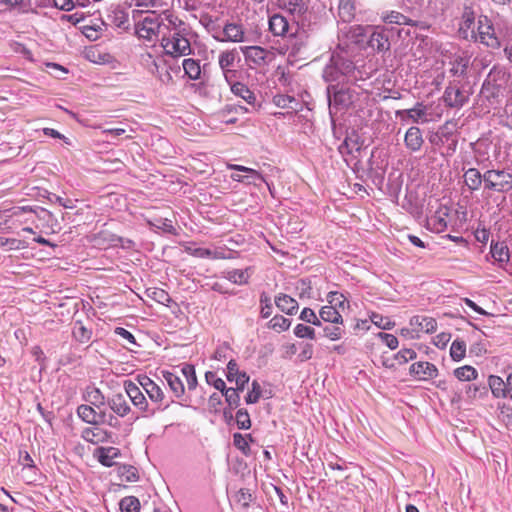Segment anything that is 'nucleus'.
Returning a JSON list of instances; mask_svg holds the SVG:
<instances>
[{"label":"nucleus","mask_w":512,"mask_h":512,"mask_svg":"<svg viewBox=\"0 0 512 512\" xmlns=\"http://www.w3.org/2000/svg\"><path fill=\"white\" fill-rule=\"evenodd\" d=\"M167 26L162 32L161 46L165 53L172 57L191 54V45L184 31V23L173 14H166Z\"/></svg>","instance_id":"obj_1"},{"label":"nucleus","mask_w":512,"mask_h":512,"mask_svg":"<svg viewBox=\"0 0 512 512\" xmlns=\"http://www.w3.org/2000/svg\"><path fill=\"white\" fill-rule=\"evenodd\" d=\"M167 24L164 23L161 16L152 12L148 13L135 25V31L139 38L148 42H155L159 35L162 36Z\"/></svg>","instance_id":"obj_2"},{"label":"nucleus","mask_w":512,"mask_h":512,"mask_svg":"<svg viewBox=\"0 0 512 512\" xmlns=\"http://www.w3.org/2000/svg\"><path fill=\"white\" fill-rule=\"evenodd\" d=\"M506 80L505 70L500 67H493L482 85L481 95L492 104L496 103Z\"/></svg>","instance_id":"obj_3"},{"label":"nucleus","mask_w":512,"mask_h":512,"mask_svg":"<svg viewBox=\"0 0 512 512\" xmlns=\"http://www.w3.org/2000/svg\"><path fill=\"white\" fill-rule=\"evenodd\" d=\"M485 188L497 192H508L512 189V173L507 170H488L483 174Z\"/></svg>","instance_id":"obj_4"},{"label":"nucleus","mask_w":512,"mask_h":512,"mask_svg":"<svg viewBox=\"0 0 512 512\" xmlns=\"http://www.w3.org/2000/svg\"><path fill=\"white\" fill-rule=\"evenodd\" d=\"M477 38L479 41L493 49L501 47V31H496L491 21L486 17H480L477 26Z\"/></svg>","instance_id":"obj_5"},{"label":"nucleus","mask_w":512,"mask_h":512,"mask_svg":"<svg viewBox=\"0 0 512 512\" xmlns=\"http://www.w3.org/2000/svg\"><path fill=\"white\" fill-rule=\"evenodd\" d=\"M240 50L246 62L257 67L265 66L273 59V53L260 46H243Z\"/></svg>","instance_id":"obj_6"},{"label":"nucleus","mask_w":512,"mask_h":512,"mask_svg":"<svg viewBox=\"0 0 512 512\" xmlns=\"http://www.w3.org/2000/svg\"><path fill=\"white\" fill-rule=\"evenodd\" d=\"M240 61L237 50L230 49L222 51L218 56V65L223 73L225 80L231 83L235 78L236 70L234 69L235 64Z\"/></svg>","instance_id":"obj_7"},{"label":"nucleus","mask_w":512,"mask_h":512,"mask_svg":"<svg viewBox=\"0 0 512 512\" xmlns=\"http://www.w3.org/2000/svg\"><path fill=\"white\" fill-rule=\"evenodd\" d=\"M221 34L222 36L213 34V38L220 42L242 43L247 41L245 29L239 23L227 22L223 26Z\"/></svg>","instance_id":"obj_8"},{"label":"nucleus","mask_w":512,"mask_h":512,"mask_svg":"<svg viewBox=\"0 0 512 512\" xmlns=\"http://www.w3.org/2000/svg\"><path fill=\"white\" fill-rule=\"evenodd\" d=\"M329 95V107L332 113L333 109L347 108L352 103V95L348 90H336L334 85L327 89Z\"/></svg>","instance_id":"obj_9"},{"label":"nucleus","mask_w":512,"mask_h":512,"mask_svg":"<svg viewBox=\"0 0 512 512\" xmlns=\"http://www.w3.org/2000/svg\"><path fill=\"white\" fill-rule=\"evenodd\" d=\"M409 370L411 375H413L416 379L422 381L433 379L438 375L437 367L434 364L427 361L413 363L410 366Z\"/></svg>","instance_id":"obj_10"},{"label":"nucleus","mask_w":512,"mask_h":512,"mask_svg":"<svg viewBox=\"0 0 512 512\" xmlns=\"http://www.w3.org/2000/svg\"><path fill=\"white\" fill-rule=\"evenodd\" d=\"M126 395L129 397L133 405L141 411L148 410V402L140 388L132 381L124 382Z\"/></svg>","instance_id":"obj_11"},{"label":"nucleus","mask_w":512,"mask_h":512,"mask_svg":"<svg viewBox=\"0 0 512 512\" xmlns=\"http://www.w3.org/2000/svg\"><path fill=\"white\" fill-rule=\"evenodd\" d=\"M410 326L414 328L415 333L419 335L420 332L434 333L437 330V321L433 317L416 315L410 319Z\"/></svg>","instance_id":"obj_12"},{"label":"nucleus","mask_w":512,"mask_h":512,"mask_svg":"<svg viewBox=\"0 0 512 512\" xmlns=\"http://www.w3.org/2000/svg\"><path fill=\"white\" fill-rule=\"evenodd\" d=\"M398 117L402 120H410L413 123L427 122V108L422 103H417L415 107L406 110H399L396 112Z\"/></svg>","instance_id":"obj_13"},{"label":"nucleus","mask_w":512,"mask_h":512,"mask_svg":"<svg viewBox=\"0 0 512 512\" xmlns=\"http://www.w3.org/2000/svg\"><path fill=\"white\" fill-rule=\"evenodd\" d=\"M77 415L86 423L92 425L100 424V421H105V412H97L92 405L82 404L77 408Z\"/></svg>","instance_id":"obj_14"},{"label":"nucleus","mask_w":512,"mask_h":512,"mask_svg":"<svg viewBox=\"0 0 512 512\" xmlns=\"http://www.w3.org/2000/svg\"><path fill=\"white\" fill-rule=\"evenodd\" d=\"M444 100L450 107H461L467 101V95L459 87H447L444 92Z\"/></svg>","instance_id":"obj_15"},{"label":"nucleus","mask_w":512,"mask_h":512,"mask_svg":"<svg viewBox=\"0 0 512 512\" xmlns=\"http://www.w3.org/2000/svg\"><path fill=\"white\" fill-rule=\"evenodd\" d=\"M108 405L110 409L117 414L119 417H125L131 411V408L126 400V397L122 393L114 394L108 399Z\"/></svg>","instance_id":"obj_16"},{"label":"nucleus","mask_w":512,"mask_h":512,"mask_svg":"<svg viewBox=\"0 0 512 512\" xmlns=\"http://www.w3.org/2000/svg\"><path fill=\"white\" fill-rule=\"evenodd\" d=\"M404 142L409 150L413 152L420 150L424 142L421 130L415 126L410 127L406 131Z\"/></svg>","instance_id":"obj_17"},{"label":"nucleus","mask_w":512,"mask_h":512,"mask_svg":"<svg viewBox=\"0 0 512 512\" xmlns=\"http://www.w3.org/2000/svg\"><path fill=\"white\" fill-rule=\"evenodd\" d=\"M140 384L152 402L160 404L163 401L164 392L153 380L144 377L140 381Z\"/></svg>","instance_id":"obj_18"},{"label":"nucleus","mask_w":512,"mask_h":512,"mask_svg":"<svg viewBox=\"0 0 512 512\" xmlns=\"http://www.w3.org/2000/svg\"><path fill=\"white\" fill-rule=\"evenodd\" d=\"M269 30L274 36H285L289 30L288 20L280 14H274L269 18Z\"/></svg>","instance_id":"obj_19"},{"label":"nucleus","mask_w":512,"mask_h":512,"mask_svg":"<svg viewBox=\"0 0 512 512\" xmlns=\"http://www.w3.org/2000/svg\"><path fill=\"white\" fill-rule=\"evenodd\" d=\"M162 375L165 381L167 382L168 386L170 387L171 391L173 392V394L176 397L183 396L185 388L182 379L175 373L169 371H163Z\"/></svg>","instance_id":"obj_20"},{"label":"nucleus","mask_w":512,"mask_h":512,"mask_svg":"<svg viewBox=\"0 0 512 512\" xmlns=\"http://www.w3.org/2000/svg\"><path fill=\"white\" fill-rule=\"evenodd\" d=\"M276 306L284 313L293 315L298 309L297 301L286 294H280L275 298Z\"/></svg>","instance_id":"obj_21"},{"label":"nucleus","mask_w":512,"mask_h":512,"mask_svg":"<svg viewBox=\"0 0 512 512\" xmlns=\"http://www.w3.org/2000/svg\"><path fill=\"white\" fill-rule=\"evenodd\" d=\"M368 44L379 52L387 51L390 48V42L384 31H374L369 38Z\"/></svg>","instance_id":"obj_22"},{"label":"nucleus","mask_w":512,"mask_h":512,"mask_svg":"<svg viewBox=\"0 0 512 512\" xmlns=\"http://www.w3.org/2000/svg\"><path fill=\"white\" fill-rule=\"evenodd\" d=\"M120 455L119 449L115 447L99 448L97 450L98 461L106 466L111 467L114 465V459Z\"/></svg>","instance_id":"obj_23"},{"label":"nucleus","mask_w":512,"mask_h":512,"mask_svg":"<svg viewBox=\"0 0 512 512\" xmlns=\"http://www.w3.org/2000/svg\"><path fill=\"white\" fill-rule=\"evenodd\" d=\"M83 397L85 401L89 402L90 405L96 408H100L101 406L105 405V396L100 391V389L94 386L87 387Z\"/></svg>","instance_id":"obj_24"},{"label":"nucleus","mask_w":512,"mask_h":512,"mask_svg":"<svg viewBox=\"0 0 512 512\" xmlns=\"http://www.w3.org/2000/svg\"><path fill=\"white\" fill-rule=\"evenodd\" d=\"M228 168L246 173L245 181L248 184L258 185L257 181L265 182V179L263 178V176L255 169L248 168V167H245L242 165H236V164H229Z\"/></svg>","instance_id":"obj_25"},{"label":"nucleus","mask_w":512,"mask_h":512,"mask_svg":"<svg viewBox=\"0 0 512 512\" xmlns=\"http://www.w3.org/2000/svg\"><path fill=\"white\" fill-rule=\"evenodd\" d=\"M278 5L293 15H302L307 10L303 0H278Z\"/></svg>","instance_id":"obj_26"},{"label":"nucleus","mask_w":512,"mask_h":512,"mask_svg":"<svg viewBox=\"0 0 512 512\" xmlns=\"http://www.w3.org/2000/svg\"><path fill=\"white\" fill-rule=\"evenodd\" d=\"M231 91L235 96L242 98L248 104H254L256 101L255 94L243 83H240V82L232 83Z\"/></svg>","instance_id":"obj_27"},{"label":"nucleus","mask_w":512,"mask_h":512,"mask_svg":"<svg viewBox=\"0 0 512 512\" xmlns=\"http://www.w3.org/2000/svg\"><path fill=\"white\" fill-rule=\"evenodd\" d=\"M82 437L91 443L104 442L108 438V433L98 426L92 428H85L82 432Z\"/></svg>","instance_id":"obj_28"},{"label":"nucleus","mask_w":512,"mask_h":512,"mask_svg":"<svg viewBox=\"0 0 512 512\" xmlns=\"http://www.w3.org/2000/svg\"><path fill=\"white\" fill-rule=\"evenodd\" d=\"M320 318L323 321L331 322L334 324H342L343 319L340 311L335 306L326 305L320 309Z\"/></svg>","instance_id":"obj_29"},{"label":"nucleus","mask_w":512,"mask_h":512,"mask_svg":"<svg viewBox=\"0 0 512 512\" xmlns=\"http://www.w3.org/2000/svg\"><path fill=\"white\" fill-rule=\"evenodd\" d=\"M331 64H333L339 73L343 76L349 75L355 69L353 62L340 55H333L331 58Z\"/></svg>","instance_id":"obj_30"},{"label":"nucleus","mask_w":512,"mask_h":512,"mask_svg":"<svg viewBox=\"0 0 512 512\" xmlns=\"http://www.w3.org/2000/svg\"><path fill=\"white\" fill-rule=\"evenodd\" d=\"M464 181L470 190H478L482 184L483 176L477 169L470 168L464 174Z\"/></svg>","instance_id":"obj_31"},{"label":"nucleus","mask_w":512,"mask_h":512,"mask_svg":"<svg viewBox=\"0 0 512 512\" xmlns=\"http://www.w3.org/2000/svg\"><path fill=\"white\" fill-rule=\"evenodd\" d=\"M448 208L443 207L440 208L436 213L430 218V223L433 225L434 229L438 232H441L447 228L448 221Z\"/></svg>","instance_id":"obj_32"},{"label":"nucleus","mask_w":512,"mask_h":512,"mask_svg":"<svg viewBox=\"0 0 512 512\" xmlns=\"http://www.w3.org/2000/svg\"><path fill=\"white\" fill-rule=\"evenodd\" d=\"M475 24V14L474 12L466 7L463 11L459 31L464 35V37H468V31L473 28Z\"/></svg>","instance_id":"obj_33"},{"label":"nucleus","mask_w":512,"mask_h":512,"mask_svg":"<svg viewBox=\"0 0 512 512\" xmlns=\"http://www.w3.org/2000/svg\"><path fill=\"white\" fill-rule=\"evenodd\" d=\"M183 69L185 74L191 79V80H197L200 78L201 75V67L198 61L187 58L183 60Z\"/></svg>","instance_id":"obj_34"},{"label":"nucleus","mask_w":512,"mask_h":512,"mask_svg":"<svg viewBox=\"0 0 512 512\" xmlns=\"http://www.w3.org/2000/svg\"><path fill=\"white\" fill-rule=\"evenodd\" d=\"M226 278L234 284H247L250 278L249 269H235L232 271H228Z\"/></svg>","instance_id":"obj_35"},{"label":"nucleus","mask_w":512,"mask_h":512,"mask_svg":"<svg viewBox=\"0 0 512 512\" xmlns=\"http://www.w3.org/2000/svg\"><path fill=\"white\" fill-rule=\"evenodd\" d=\"M307 39H308V37L305 32L298 33L291 38L290 48H291V54L293 56L299 55L302 48L306 47Z\"/></svg>","instance_id":"obj_36"},{"label":"nucleus","mask_w":512,"mask_h":512,"mask_svg":"<svg viewBox=\"0 0 512 512\" xmlns=\"http://www.w3.org/2000/svg\"><path fill=\"white\" fill-rule=\"evenodd\" d=\"M466 355V343L462 339H455L450 347V356L454 361L462 360Z\"/></svg>","instance_id":"obj_37"},{"label":"nucleus","mask_w":512,"mask_h":512,"mask_svg":"<svg viewBox=\"0 0 512 512\" xmlns=\"http://www.w3.org/2000/svg\"><path fill=\"white\" fill-rule=\"evenodd\" d=\"M454 375L460 381H471L476 379L478 373L474 367L465 365L455 369Z\"/></svg>","instance_id":"obj_38"},{"label":"nucleus","mask_w":512,"mask_h":512,"mask_svg":"<svg viewBox=\"0 0 512 512\" xmlns=\"http://www.w3.org/2000/svg\"><path fill=\"white\" fill-rule=\"evenodd\" d=\"M330 306H335L339 311H344L349 306V302L345 296L339 292H330L327 296Z\"/></svg>","instance_id":"obj_39"},{"label":"nucleus","mask_w":512,"mask_h":512,"mask_svg":"<svg viewBox=\"0 0 512 512\" xmlns=\"http://www.w3.org/2000/svg\"><path fill=\"white\" fill-rule=\"evenodd\" d=\"M489 386L494 396L505 397V382L501 377L491 375L489 377Z\"/></svg>","instance_id":"obj_40"},{"label":"nucleus","mask_w":512,"mask_h":512,"mask_svg":"<svg viewBox=\"0 0 512 512\" xmlns=\"http://www.w3.org/2000/svg\"><path fill=\"white\" fill-rule=\"evenodd\" d=\"M491 255L498 262H507L509 260V251L503 243L491 245Z\"/></svg>","instance_id":"obj_41"},{"label":"nucleus","mask_w":512,"mask_h":512,"mask_svg":"<svg viewBox=\"0 0 512 512\" xmlns=\"http://www.w3.org/2000/svg\"><path fill=\"white\" fill-rule=\"evenodd\" d=\"M73 336L74 338L81 342V343H86L90 340L91 338V331L88 330L82 322L80 321H77L75 322L74 324V327H73Z\"/></svg>","instance_id":"obj_42"},{"label":"nucleus","mask_w":512,"mask_h":512,"mask_svg":"<svg viewBox=\"0 0 512 512\" xmlns=\"http://www.w3.org/2000/svg\"><path fill=\"white\" fill-rule=\"evenodd\" d=\"M181 373L185 377L189 390H194L197 386V377L193 365L185 364L181 368Z\"/></svg>","instance_id":"obj_43"},{"label":"nucleus","mask_w":512,"mask_h":512,"mask_svg":"<svg viewBox=\"0 0 512 512\" xmlns=\"http://www.w3.org/2000/svg\"><path fill=\"white\" fill-rule=\"evenodd\" d=\"M199 22L208 32L219 35L220 28L217 24V20L208 13L201 14Z\"/></svg>","instance_id":"obj_44"},{"label":"nucleus","mask_w":512,"mask_h":512,"mask_svg":"<svg viewBox=\"0 0 512 512\" xmlns=\"http://www.w3.org/2000/svg\"><path fill=\"white\" fill-rule=\"evenodd\" d=\"M370 320L374 325L383 330H390L395 326V323L388 317H384L376 312L370 314Z\"/></svg>","instance_id":"obj_45"},{"label":"nucleus","mask_w":512,"mask_h":512,"mask_svg":"<svg viewBox=\"0 0 512 512\" xmlns=\"http://www.w3.org/2000/svg\"><path fill=\"white\" fill-rule=\"evenodd\" d=\"M189 250H190L191 255H193L195 257H199V258H211V259L223 258V255L221 252H219L217 250H212L209 248L198 247V248L189 249Z\"/></svg>","instance_id":"obj_46"},{"label":"nucleus","mask_w":512,"mask_h":512,"mask_svg":"<svg viewBox=\"0 0 512 512\" xmlns=\"http://www.w3.org/2000/svg\"><path fill=\"white\" fill-rule=\"evenodd\" d=\"M339 15L343 21H350L354 15V5L352 0H340Z\"/></svg>","instance_id":"obj_47"},{"label":"nucleus","mask_w":512,"mask_h":512,"mask_svg":"<svg viewBox=\"0 0 512 512\" xmlns=\"http://www.w3.org/2000/svg\"><path fill=\"white\" fill-rule=\"evenodd\" d=\"M120 509L122 512H139L140 502L136 497H125L120 501Z\"/></svg>","instance_id":"obj_48"},{"label":"nucleus","mask_w":512,"mask_h":512,"mask_svg":"<svg viewBox=\"0 0 512 512\" xmlns=\"http://www.w3.org/2000/svg\"><path fill=\"white\" fill-rule=\"evenodd\" d=\"M249 440H251V436H244L240 433H235L233 435V443L234 446L242 451L245 455H248L250 452Z\"/></svg>","instance_id":"obj_49"},{"label":"nucleus","mask_w":512,"mask_h":512,"mask_svg":"<svg viewBox=\"0 0 512 512\" xmlns=\"http://www.w3.org/2000/svg\"><path fill=\"white\" fill-rule=\"evenodd\" d=\"M0 246H8L10 250H21L28 248V243L21 239L0 237Z\"/></svg>","instance_id":"obj_50"},{"label":"nucleus","mask_w":512,"mask_h":512,"mask_svg":"<svg viewBox=\"0 0 512 512\" xmlns=\"http://www.w3.org/2000/svg\"><path fill=\"white\" fill-rule=\"evenodd\" d=\"M367 28H369V26L367 27H363L361 25H354V26H351L349 28V31H348V38L354 42V43H360L363 41V38L365 37L366 35V30Z\"/></svg>","instance_id":"obj_51"},{"label":"nucleus","mask_w":512,"mask_h":512,"mask_svg":"<svg viewBox=\"0 0 512 512\" xmlns=\"http://www.w3.org/2000/svg\"><path fill=\"white\" fill-rule=\"evenodd\" d=\"M118 473L127 482H135L139 478L137 469L133 466H121L118 469Z\"/></svg>","instance_id":"obj_52"},{"label":"nucleus","mask_w":512,"mask_h":512,"mask_svg":"<svg viewBox=\"0 0 512 512\" xmlns=\"http://www.w3.org/2000/svg\"><path fill=\"white\" fill-rule=\"evenodd\" d=\"M262 389L260 384L257 381L252 382V388L248 392L245 401L247 404H254L258 402L261 397Z\"/></svg>","instance_id":"obj_53"},{"label":"nucleus","mask_w":512,"mask_h":512,"mask_svg":"<svg viewBox=\"0 0 512 512\" xmlns=\"http://www.w3.org/2000/svg\"><path fill=\"white\" fill-rule=\"evenodd\" d=\"M222 393L225 396L226 401L228 402V404L231 407H237L239 405V402H240L239 390H237L235 388H226L225 387V390Z\"/></svg>","instance_id":"obj_54"},{"label":"nucleus","mask_w":512,"mask_h":512,"mask_svg":"<svg viewBox=\"0 0 512 512\" xmlns=\"http://www.w3.org/2000/svg\"><path fill=\"white\" fill-rule=\"evenodd\" d=\"M270 323H271V327L278 331H285L291 325V321L281 315L274 316L271 319Z\"/></svg>","instance_id":"obj_55"},{"label":"nucleus","mask_w":512,"mask_h":512,"mask_svg":"<svg viewBox=\"0 0 512 512\" xmlns=\"http://www.w3.org/2000/svg\"><path fill=\"white\" fill-rule=\"evenodd\" d=\"M294 334L299 338H308V339L315 338V330L312 327L306 326L304 324H298L294 328Z\"/></svg>","instance_id":"obj_56"},{"label":"nucleus","mask_w":512,"mask_h":512,"mask_svg":"<svg viewBox=\"0 0 512 512\" xmlns=\"http://www.w3.org/2000/svg\"><path fill=\"white\" fill-rule=\"evenodd\" d=\"M261 304V315L263 318H268L272 314V302L271 298L266 294L262 293L260 296Z\"/></svg>","instance_id":"obj_57"},{"label":"nucleus","mask_w":512,"mask_h":512,"mask_svg":"<svg viewBox=\"0 0 512 512\" xmlns=\"http://www.w3.org/2000/svg\"><path fill=\"white\" fill-rule=\"evenodd\" d=\"M236 423L239 429H249L251 427L250 417L246 410L240 409L237 411Z\"/></svg>","instance_id":"obj_58"},{"label":"nucleus","mask_w":512,"mask_h":512,"mask_svg":"<svg viewBox=\"0 0 512 512\" xmlns=\"http://www.w3.org/2000/svg\"><path fill=\"white\" fill-rule=\"evenodd\" d=\"M387 23H395L398 25L409 24V20L406 16L399 12L392 11L383 17Z\"/></svg>","instance_id":"obj_59"},{"label":"nucleus","mask_w":512,"mask_h":512,"mask_svg":"<svg viewBox=\"0 0 512 512\" xmlns=\"http://www.w3.org/2000/svg\"><path fill=\"white\" fill-rule=\"evenodd\" d=\"M300 319L307 322V323H310V324H313V325H316V326H320L321 325V322L319 320V318L317 317V315L315 314V312L310 309V308H304L300 314Z\"/></svg>","instance_id":"obj_60"},{"label":"nucleus","mask_w":512,"mask_h":512,"mask_svg":"<svg viewBox=\"0 0 512 512\" xmlns=\"http://www.w3.org/2000/svg\"><path fill=\"white\" fill-rule=\"evenodd\" d=\"M205 378L209 384H212L214 386L215 389L221 392L225 390V382L221 378H218L214 372H206Z\"/></svg>","instance_id":"obj_61"},{"label":"nucleus","mask_w":512,"mask_h":512,"mask_svg":"<svg viewBox=\"0 0 512 512\" xmlns=\"http://www.w3.org/2000/svg\"><path fill=\"white\" fill-rule=\"evenodd\" d=\"M323 76L327 82L340 81V77L342 76L339 73V70L333 64L328 65L324 69Z\"/></svg>","instance_id":"obj_62"},{"label":"nucleus","mask_w":512,"mask_h":512,"mask_svg":"<svg viewBox=\"0 0 512 512\" xmlns=\"http://www.w3.org/2000/svg\"><path fill=\"white\" fill-rule=\"evenodd\" d=\"M149 296H151L154 300L161 304H165L166 302L170 301V296L167 292H165L162 289L154 288L150 293Z\"/></svg>","instance_id":"obj_63"},{"label":"nucleus","mask_w":512,"mask_h":512,"mask_svg":"<svg viewBox=\"0 0 512 512\" xmlns=\"http://www.w3.org/2000/svg\"><path fill=\"white\" fill-rule=\"evenodd\" d=\"M416 357V352L412 349H402L396 354V359L399 363H407Z\"/></svg>","instance_id":"obj_64"}]
</instances>
